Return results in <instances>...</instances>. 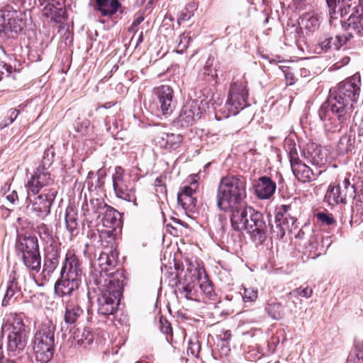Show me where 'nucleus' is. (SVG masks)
Returning <instances> with one entry per match:
<instances>
[{
  "label": "nucleus",
  "instance_id": "c03bdc74",
  "mask_svg": "<svg viewBox=\"0 0 363 363\" xmlns=\"http://www.w3.org/2000/svg\"><path fill=\"white\" fill-rule=\"evenodd\" d=\"M20 114V110L11 108L7 112V116L0 122V129H3L13 123Z\"/></svg>",
  "mask_w": 363,
  "mask_h": 363
},
{
  "label": "nucleus",
  "instance_id": "e433bc0d",
  "mask_svg": "<svg viewBox=\"0 0 363 363\" xmlns=\"http://www.w3.org/2000/svg\"><path fill=\"white\" fill-rule=\"evenodd\" d=\"M329 9L330 19L329 23L330 26L335 28L337 27L338 24H341V19H339V11H336L337 4L339 9L342 4V0H325Z\"/></svg>",
  "mask_w": 363,
  "mask_h": 363
},
{
  "label": "nucleus",
  "instance_id": "8fccbe9b",
  "mask_svg": "<svg viewBox=\"0 0 363 363\" xmlns=\"http://www.w3.org/2000/svg\"><path fill=\"white\" fill-rule=\"evenodd\" d=\"M55 157V152L52 148V147H50L45 150L43 153V164L45 167V166L48 165L50 166L52 162H53V159Z\"/></svg>",
  "mask_w": 363,
  "mask_h": 363
},
{
  "label": "nucleus",
  "instance_id": "cd10ccee",
  "mask_svg": "<svg viewBox=\"0 0 363 363\" xmlns=\"http://www.w3.org/2000/svg\"><path fill=\"white\" fill-rule=\"evenodd\" d=\"M258 297V291L254 287H243V292L235 293V294H228L224 299L220 301V303H224L225 301L229 302L227 306L231 308L232 311L236 308L240 303V298L245 303L255 302Z\"/></svg>",
  "mask_w": 363,
  "mask_h": 363
},
{
  "label": "nucleus",
  "instance_id": "4be33fe9",
  "mask_svg": "<svg viewBox=\"0 0 363 363\" xmlns=\"http://www.w3.org/2000/svg\"><path fill=\"white\" fill-rule=\"evenodd\" d=\"M352 37L353 35L351 33H347L345 35L325 33L318 40V46L323 52H328L331 49L339 50L342 47L346 45Z\"/></svg>",
  "mask_w": 363,
  "mask_h": 363
},
{
  "label": "nucleus",
  "instance_id": "473e14b6",
  "mask_svg": "<svg viewBox=\"0 0 363 363\" xmlns=\"http://www.w3.org/2000/svg\"><path fill=\"white\" fill-rule=\"evenodd\" d=\"M84 314V310L77 303L69 301L65 305L64 320L67 325H74Z\"/></svg>",
  "mask_w": 363,
  "mask_h": 363
},
{
  "label": "nucleus",
  "instance_id": "603ef678",
  "mask_svg": "<svg viewBox=\"0 0 363 363\" xmlns=\"http://www.w3.org/2000/svg\"><path fill=\"white\" fill-rule=\"evenodd\" d=\"M12 67L0 61V81L4 77H9L11 73Z\"/></svg>",
  "mask_w": 363,
  "mask_h": 363
},
{
  "label": "nucleus",
  "instance_id": "393cba45",
  "mask_svg": "<svg viewBox=\"0 0 363 363\" xmlns=\"http://www.w3.org/2000/svg\"><path fill=\"white\" fill-rule=\"evenodd\" d=\"M253 208L247 206L245 201L240 203L227 212H230V223L232 228L237 231H243L249 218V210Z\"/></svg>",
  "mask_w": 363,
  "mask_h": 363
},
{
  "label": "nucleus",
  "instance_id": "37998d69",
  "mask_svg": "<svg viewBox=\"0 0 363 363\" xmlns=\"http://www.w3.org/2000/svg\"><path fill=\"white\" fill-rule=\"evenodd\" d=\"M37 233L40 238L46 241L50 242L53 240L52 238V230L46 224L40 223L37 227Z\"/></svg>",
  "mask_w": 363,
  "mask_h": 363
},
{
  "label": "nucleus",
  "instance_id": "a211bd4d",
  "mask_svg": "<svg viewBox=\"0 0 363 363\" xmlns=\"http://www.w3.org/2000/svg\"><path fill=\"white\" fill-rule=\"evenodd\" d=\"M60 251L57 246L50 244L46 247L43 270L40 274L42 283L38 284V286H44L50 280L60 263Z\"/></svg>",
  "mask_w": 363,
  "mask_h": 363
},
{
  "label": "nucleus",
  "instance_id": "f03ea898",
  "mask_svg": "<svg viewBox=\"0 0 363 363\" xmlns=\"http://www.w3.org/2000/svg\"><path fill=\"white\" fill-rule=\"evenodd\" d=\"M89 287L96 286L99 290L96 305L98 313L103 316L113 315L119 305L122 296L123 284L118 279H111L107 281L98 272L88 276Z\"/></svg>",
  "mask_w": 363,
  "mask_h": 363
},
{
  "label": "nucleus",
  "instance_id": "49530a36",
  "mask_svg": "<svg viewBox=\"0 0 363 363\" xmlns=\"http://www.w3.org/2000/svg\"><path fill=\"white\" fill-rule=\"evenodd\" d=\"M190 38L186 33L181 34L177 40L178 45L176 49L177 53H182L188 48Z\"/></svg>",
  "mask_w": 363,
  "mask_h": 363
},
{
  "label": "nucleus",
  "instance_id": "1a4fd4ad",
  "mask_svg": "<svg viewBox=\"0 0 363 363\" xmlns=\"http://www.w3.org/2000/svg\"><path fill=\"white\" fill-rule=\"evenodd\" d=\"M339 12L341 24L337 26L363 35V0H342Z\"/></svg>",
  "mask_w": 363,
  "mask_h": 363
},
{
  "label": "nucleus",
  "instance_id": "864d4df0",
  "mask_svg": "<svg viewBox=\"0 0 363 363\" xmlns=\"http://www.w3.org/2000/svg\"><path fill=\"white\" fill-rule=\"evenodd\" d=\"M193 16V13L190 11L188 8L184 9L178 17V23L180 24L182 21H189L191 16Z\"/></svg>",
  "mask_w": 363,
  "mask_h": 363
},
{
  "label": "nucleus",
  "instance_id": "7c9ffc66",
  "mask_svg": "<svg viewBox=\"0 0 363 363\" xmlns=\"http://www.w3.org/2000/svg\"><path fill=\"white\" fill-rule=\"evenodd\" d=\"M355 147V134L350 129L340 138L336 146V151L338 155H345L354 152Z\"/></svg>",
  "mask_w": 363,
  "mask_h": 363
},
{
  "label": "nucleus",
  "instance_id": "c9c22d12",
  "mask_svg": "<svg viewBox=\"0 0 363 363\" xmlns=\"http://www.w3.org/2000/svg\"><path fill=\"white\" fill-rule=\"evenodd\" d=\"M265 311L274 320H281L284 316L283 306L276 300H269L266 304Z\"/></svg>",
  "mask_w": 363,
  "mask_h": 363
},
{
  "label": "nucleus",
  "instance_id": "bf43d9fd",
  "mask_svg": "<svg viewBox=\"0 0 363 363\" xmlns=\"http://www.w3.org/2000/svg\"><path fill=\"white\" fill-rule=\"evenodd\" d=\"M38 0H21L22 6L28 11H30L38 5Z\"/></svg>",
  "mask_w": 363,
  "mask_h": 363
},
{
  "label": "nucleus",
  "instance_id": "338daca9",
  "mask_svg": "<svg viewBox=\"0 0 363 363\" xmlns=\"http://www.w3.org/2000/svg\"><path fill=\"white\" fill-rule=\"evenodd\" d=\"M230 337H231L230 332L226 331L224 333L223 337L221 338V340L223 341H228L230 340Z\"/></svg>",
  "mask_w": 363,
  "mask_h": 363
},
{
  "label": "nucleus",
  "instance_id": "423d86ee",
  "mask_svg": "<svg viewBox=\"0 0 363 363\" xmlns=\"http://www.w3.org/2000/svg\"><path fill=\"white\" fill-rule=\"evenodd\" d=\"M56 327L47 320L38 325L32 340L33 350L38 362H49L55 352V332Z\"/></svg>",
  "mask_w": 363,
  "mask_h": 363
},
{
  "label": "nucleus",
  "instance_id": "774afa93",
  "mask_svg": "<svg viewBox=\"0 0 363 363\" xmlns=\"http://www.w3.org/2000/svg\"><path fill=\"white\" fill-rule=\"evenodd\" d=\"M4 363H26L23 362V359L21 358H18L16 360H7Z\"/></svg>",
  "mask_w": 363,
  "mask_h": 363
},
{
  "label": "nucleus",
  "instance_id": "58836bf2",
  "mask_svg": "<svg viewBox=\"0 0 363 363\" xmlns=\"http://www.w3.org/2000/svg\"><path fill=\"white\" fill-rule=\"evenodd\" d=\"M178 291L186 299L193 300L195 295L194 283L193 281L185 284L179 281L177 284Z\"/></svg>",
  "mask_w": 363,
  "mask_h": 363
},
{
  "label": "nucleus",
  "instance_id": "79ce46f5",
  "mask_svg": "<svg viewBox=\"0 0 363 363\" xmlns=\"http://www.w3.org/2000/svg\"><path fill=\"white\" fill-rule=\"evenodd\" d=\"M114 230L112 228V230H102L100 233L99 238L103 246L108 247L110 245L111 248L113 247L115 240Z\"/></svg>",
  "mask_w": 363,
  "mask_h": 363
},
{
  "label": "nucleus",
  "instance_id": "7ed1b4c3",
  "mask_svg": "<svg viewBox=\"0 0 363 363\" xmlns=\"http://www.w3.org/2000/svg\"><path fill=\"white\" fill-rule=\"evenodd\" d=\"M246 179L238 175L221 177L216 191V206L225 212L244 201L246 198Z\"/></svg>",
  "mask_w": 363,
  "mask_h": 363
},
{
  "label": "nucleus",
  "instance_id": "f704fd0d",
  "mask_svg": "<svg viewBox=\"0 0 363 363\" xmlns=\"http://www.w3.org/2000/svg\"><path fill=\"white\" fill-rule=\"evenodd\" d=\"M101 220L103 225L108 228H113L120 225V213L113 207L106 205V209L102 213Z\"/></svg>",
  "mask_w": 363,
  "mask_h": 363
},
{
  "label": "nucleus",
  "instance_id": "f3484780",
  "mask_svg": "<svg viewBox=\"0 0 363 363\" xmlns=\"http://www.w3.org/2000/svg\"><path fill=\"white\" fill-rule=\"evenodd\" d=\"M124 170L121 167H116L112 176L113 187L116 196L128 202H133L135 206H138L135 189L129 188L124 180Z\"/></svg>",
  "mask_w": 363,
  "mask_h": 363
},
{
  "label": "nucleus",
  "instance_id": "4c0bfd02",
  "mask_svg": "<svg viewBox=\"0 0 363 363\" xmlns=\"http://www.w3.org/2000/svg\"><path fill=\"white\" fill-rule=\"evenodd\" d=\"M213 59L209 57L206 62L203 68L199 72V77L205 81L215 80L217 74L215 69L213 67Z\"/></svg>",
  "mask_w": 363,
  "mask_h": 363
},
{
  "label": "nucleus",
  "instance_id": "20e7f679",
  "mask_svg": "<svg viewBox=\"0 0 363 363\" xmlns=\"http://www.w3.org/2000/svg\"><path fill=\"white\" fill-rule=\"evenodd\" d=\"M23 16L22 11L9 5L6 6L0 13V26L1 27L0 35L8 37V40L5 42V46L1 47L5 53L13 52V55H16L21 49L16 38L26 27Z\"/></svg>",
  "mask_w": 363,
  "mask_h": 363
},
{
  "label": "nucleus",
  "instance_id": "a19ab883",
  "mask_svg": "<svg viewBox=\"0 0 363 363\" xmlns=\"http://www.w3.org/2000/svg\"><path fill=\"white\" fill-rule=\"evenodd\" d=\"M199 288L205 296L204 298L208 300H214L216 293L213 288L212 283L208 279H204V280L199 282Z\"/></svg>",
  "mask_w": 363,
  "mask_h": 363
},
{
  "label": "nucleus",
  "instance_id": "a878e982",
  "mask_svg": "<svg viewBox=\"0 0 363 363\" xmlns=\"http://www.w3.org/2000/svg\"><path fill=\"white\" fill-rule=\"evenodd\" d=\"M99 268L94 267L89 272V276L94 272H98L106 279L107 281H110L111 279H116L113 277V272H111L115 267L117 261L116 257L112 252L108 254L103 252L100 253V255L97 259Z\"/></svg>",
  "mask_w": 363,
  "mask_h": 363
},
{
  "label": "nucleus",
  "instance_id": "69168bd1",
  "mask_svg": "<svg viewBox=\"0 0 363 363\" xmlns=\"http://www.w3.org/2000/svg\"><path fill=\"white\" fill-rule=\"evenodd\" d=\"M83 255H84V257H86L89 260H91L92 258H93V255H92V252L91 251V247L89 246V244H86L84 245V248L83 250Z\"/></svg>",
  "mask_w": 363,
  "mask_h": 363
},
{
  "label": "nucleus",
  "instance_id": "5fc2aeb1",
  "mask_svg": "<svg viewBox=\"0 0 363 363\" xmlns=\"http://www.w3.org/2000/svg\"><path fill=\"white\" fill-rule=\"evenodd\" d=\"M99 10L102 13L103 15H108L106 9L109 5V0H96Z\"/></svg>",
  "mask_w": 363,
  "mask_h": 363
},
{
  "label": "nucleus",
  "instance_id": "6e6d98bb",
  "mask_svg": "<svg viewBox=\"0 0 363 363\" xmlns=\"http://www.w3.org/2000/svg\"><path fill=\"white\" fill-rule=\"evenodd\" d=\"M144 17L141 14L135 15L131 26L129 28L130 32H135L138 26L143 21Z\"/></svg>",
  "mask_w": 363,
  "mask_h": 363
},
{
  "label": "nucleus",
  "instance_id": "f257e3e1",
  "mask_svg": "<svg viewBox=\"0 0 363 363\" xmlns=\"http://www.w3.org/2000/svg\"><path fill=\"white\" fill-rule=\"evenodd\" d=\"M361 77L356 73L330 89L318 110V116L328 133L340 132L347 125L360 94Z\"/></svg>",
  "mask_w": 363,
  "mask_h": 363
},
{
  "label": "nucleus",
  "instance_id": "3c124183",
  "mask_svg": "<svg viewBox=\"0 0 363 363\" xmlns=\"http://www.w3.org/2000/svg\"><path fill=\"white\" fill-rule=\"evenodd\" d=\"M160 331L164 334H169L172 333V327L170 323L163 318H160L159 321Z\"/></svg>",
  "mask_w": 363,
  "mask_h": 363
},
{
  "label": "nucleus",
  "instance_id": "2eb2a0df",
  "mask_svg": "<svg viewBox=\"0 0 363 363\" xmlns=\"http://www.w3.org/2000/svg\"><path fill=\"white\" fill-rule=\"evenodd\" d=\"M57 191L54 189H45L43 193L31 199L30 196L27 199L30 201L28 208L35 213L36 216L44 218L50 213V207L56 197Z\"/></svg>",
  "mask_w": 363,
  "mask_h": 363
},
{
  "label": "nucleus",
  "instance_id": "bb28decb",
  "mask_svg": "<svg viewBox=\"0 0 363 363\" xmlns=\"http://www.w3.org/2000/svg\"><path fill=\"white\" fill-rule=\"evenodd\" d=\"M106 205L102 199H92L89 201L85 199L82 206V211L86 221L91 223L99 219L106 209Z\"/></svg>",
  "mask_w": 363,
  "mask_h": 363
},
{
  "label": "nucleus",
  "instance_id": "dca6fc26",
  "mask_svg": "<svg viewBox=\"0 0 363 363\" xmlns=\"http://www.w3.org/2000/svg\"><path fill=\"white\" fill-rule=\"evenodd\" d=\"M153 93L155 96L157 111L163 116L171 114L176 106L173 89L168 85H160L154 89Z\"/></svg>",
  "mask_w": 363,
  "mask_h": 363
},
{
  "label": "nucleus",
  "instance_id": "09e8293b",
  "mask_svg": "<svg viewBox=\"0 0 363 363\" xmlns=\"http://www.w3.org/2000/svg\"><path fill=\"white\" fill-rule=\"evenodd\" d=\"M93 340L94 336L91 330L89 328H85L82 331L81 337L77 340V342L84 345H89L93 342Z\"/></svg>",
  "mask_w": 363,
  "mask_h": 363
},
{
  "label": "nucleus",
  "instance_id": "c756f323",
  "mask_svg": "<svg viewBox=\"0 0 363 363\" xmlns=\"http://www.w3.org/2000/svg\"><path fill=\"white\" fill-rule=\"evenodd\" d=\"M254 186L255 194L259 199H270L277 188L276 183L267 176L259 177Z\"/></svg>",
  "mask_w": 363,
  "mask_h": 363
},
{
  "label": "nucleus",
  "instance_id": "ddd939ff",
  "mask_svg": "<svg viewBox=\"0 0 363 363\" xmlns=\"http://www.w3.org/2000/svg\"><path fill=\"white\" fill-rule=\"evenodd\" d=\"M356 197V189L350 182V178H345L342 182L330 184L328 187L326 198L329 203H346Z\"/></svg>",
  "mask_w": 363,
  "mask_h": 363
},
{
  "label": "nucleus",
  "instance_id": "39448f33",
  "mask_svg": "<svg viewBox=\"0 0 363 363\" xmlns=\"http://www.w3.org/2000/svg\"><path fill=\"white\" fill-rule=\"evenodd\" d=\"M82 270L79 258L75 255H67L56 281L54 291L60 298L72 296L82 283Z\"/></svg>",
  "mask_w": 363,
  "mask_h": 363
},
{
  "label": "nucleus",
  "instance_id": "de8ad7c7",
  "mask_svg": "<svg viewBox=\"0 0 363 363\" xmlns=\"http://www.w3.org/2000/svg\"><path fill=\"white\" fill-rule=\"evenodd\" d=\"M318 222L322 225H331L335 223V220L332 214L326 213L325 212H318L315 215Z\"/></svg>",
  "mask_w": 363,
  "mask_h": 363
},
{
  "label": "nucleus",
  "instance_id": "412c9836",
  "mask_svg": "<svg viewBox=\"0 0 363 363\" xmlns=\"http://www.w3.org/2000/svg\"><path fill=\"white\" fill-rule=\"evenodd\" d=\"M39 6L43 7V15L50 21L61 23L66 17L65 0H38Z\"/></svg>",
  "mask_w": 363,
  "mask_h": 363
},
{
  "label": "nucleus",
  "instance_id": "b1692460",
  "mask_svg": "<svg viewBox=\"0 0 363 363\" xmlns=\"http://www.w3.org/2000/svg\"><path fill=\"white\" fill-rule=\"evenodd\" d=\"M54 181L50 177V172L44 167H38L35 171L30 179L28 181L27 188L28 193L38 194L44 187L53 184Z\"/></svg>",
  "mask_w": 363,
  "mask_h": 363
},
{
  "label": "nucleus",
  "instance_id": "e2e57ef3",
  "mask_svg": "<svg viewBox=\"0 0 363 363\" xmlns=\"http://www.w3.org/2000/svg\"><path fill=\"white\" fill-rule=\"evenodd\" d=\"M6 199L11 203L16 204L18 201V196L16 191L13 190L6 196Z\"/></svg>",
  "mask_w": 363,
  "mask_h": 363
},
{
  "label": "nucleus",
  "instance_id": "ea45409f",
  "mask_svg": "<svg viewBox=\"0 0 363 363\" xmlns=\"http://www.w3.org/2000/svg\"><path fill=\"white\" fill-rule=\"evenodd\" d=\"M313 294V290L308 286H306L303 289L297 288L291 292H289L286 297L289 301H291L294 303H295V299H298V296L304 297V298H310Z\"/></svg>",
  "mask_w": 363,
  "mask_h": 363
},
{
  "label": "nucleus",
  "instance_id": "6ab92c4d",
  "mask_svg": "<svg viewBox=\"0 0 363 363\" xmlns=\"http://www.w3.org/2000/svg\"><path fill=\"white\" fill-rule=\"evenodd\" d=\"M320 21L319 16L315 12H308L303 14L299 18L298 26H291V33H294L296 43H298L302 38V29H305L307 33H313L320 27Z\"/></svg>",
  "mask_w": 363,
  "mask_h": 363
},
{
  "label": "nucleus",
  "instance_id": "4468645a",
  "mask_svg": "<svg viewBox=\"0 0 363 363\" xmlns=\"http://www.w3.org/2000/svg\"><path fill=\"white\" fill-rule=\"evenodd\" d=\"M296 218L291 213V205H281L275 215V225L270 226L273 236L282 238L286 231H291Z\"/></svg>",
  "mask_w": 363,
  "mask_h": 363
},
{
  "label": "nucleus",
  "instance_id": "9b49d317",
  "mask_svg": "<svg viewBox=\"0 0 363 363\" xmlns=\"http://www.w3.org/2000/svg\"><path fill=\"white\" fill-rule=\"evenodd\" d=\"M248 96L247 82L244 78L235 81L230 85L226 102L229 114L235 116L249 106Z\"/></svg>",
  "mask_w": 363,
  "mask_h": 363
},
{
  "label": "nucleus",
  "instance_id": "72a5a7b5",
  "mask_svg": "<svg viewBox=\"0 0 363 363\" xmlns=\"http://www.w3.org/2000/svg\"><path fill=\"white\" fill-rule=\"evenodd\" d=\"M65 224L66 228L71 237H74L79 233L78 213L72 206H67L65 211Z\"/></svg>",
  "mask_w": 363,
  "mask_h": 363
},
{
  "label": "nucleus",
  "instance_id": "2f4dec72",
  "mask_svg": "<svg viewBox=\"0 0 363 363\" xmlns=\"http://www.w3.org/2000/svg\"><path fill=\"white\" fill-rule=\"evenodd\" d=\"M183 141L181 134L162 133L158 138L157 143L160 146L168 150L179 148Z\"/></svg>",
  "mask_w": 363,
  "mask_h": 363
},
{
  "label": "nucleus",
  "instance_id": "13d9d810",
  "mask_svg": "<svg viewBox=\"0 0 363 363\" xmlns=\"http://www.w3.org/2000/svg\"><path fill=\"white\" fill-rule=\"evenodd\" d=\"M120 6L121 4L118 0H109V5L106 11L108 12V14L114 13L117 11Z\"/></svg>",
  "mask_w": 363,
  "mask_h": 363
},
{
  "label": "nucleus",
  "instance_id": "0e129e2a",
  "mask_svg": "<svg viewBox=\"0 0 363 363\" xmlns=\"http://www.w3.org/2000/svg\"><path fill=\"white\" fill-rule=\"evenodd\" d=\"M282 71L284 73L286 79L289 82L290 84H293L294 77V74L290 72V68L289 67H284L282 69Z\"/></svg>",
  "mask_w": 363,
  "mask_h": 363
},
{
  "label": "nucleus",
  "instance_id": "6e6552de",
  "mask_svg": "<svg viewBox=\"0 0 363 363\" xmlns=\"http://www.w3.org/2000/svg\"><path fill=\"white\" fill-rule=\"evenodd\" d=\"M286 151L289 152L288 156L293 174L298 181L303 183L310 182L316 179L321 174L322 171L318 167L323 164V158L318 155V152H314V155L313 153L311 154L310 162L315 167L312 169L299 159L294 143L289 144Z\"/></svg>",
  "mask_w": 363,
  "mask_h": 363
},
{
  "label": "nucleus",
  "instance_id": "9d476101",
  "mask_svg": "<svg viewBox=\"0 0 363 363\" xmlns=\"http://www.w3.org/2000/svg\"><path fill=\"white\" fill-rule=\"evenodd\" d=\"M3 330L9 331L7 350L13 355L23 351L26 346L28 331L21 315L11 314L3 325Z\"/></svg>",
  "mask_w": 363,
  "mask_h": 363
},
{
  "label": "nucleus",
  "instance_id": "f8f14e48",
  "mask_svg": "<svg viewBox=\"0 0 363 363\" xmlns=\"http://www.w3.org/2000/svg\"><path fill=\"white\" fill-rule=\"evenodd\" d=\"M249 211V218L244 230L250 235L254 242L262 244L267 239L269 226L271 225L270 223L267 224L269 221L268 216L265 217L254 208Z\"/></svg>",
  "mask_w": 363,
  "mask_h": 363
},
{
  "label": "nucleus",
  "instance_id": "5701e85b",
  "mask_svg": "<svg viewBox=\"0 0 363 363\" xmlns=\"http://www.w3.org/2000/svg\"><path fill=\"white\" fill-rule=\"evenodd\" d=\"M25 278L13 271L9 277L6 291L2 301V306H6L13 298L14 301L23 296L22 289Z\"/></svg>",
  "mask_w": 363,
  "mask_h": 363
},
{
  "label": "nucleus",
  "instance_id": "a18cd8bd",
  "mask_svg": "<svg viewBox=\"0 0 363 363\" xmlns=\"http://www.w3.org/2000/svg\"><path fill=\"white\" fill-rule=\"evenodd\" d=\"M200 350L201 345L197 338L190 339L187 347V354L198 358Z\"/></svg>",
  "mask_w": 363,
  "mask_h": 363
},
{
  "label": "nucleus",
  "instance_id": "c85d7f7f",
  "mask_svg": "<svg viewBox=\"0 0 363 363\" xmlns=\"http://www.w3.org/2000/svg\"><path fill=\"white\" fill-rule=\"evenodd\" d=\"M197 183L194 182L191 186L182 187L177 194L178 203L186 211H193L196 205V199L194 196L196 193Z\"/></svg>",
  "mask_w": 363,
  "mask_h": 363
},
{
  "label": "nucleus",
  "instance_id": "0eeeda50",
  "mask_svg": "<svg viewBox=\"0 0 363 363\" xmlns=\"http://www.w3.org/2000/svg\"><path fill=\"white\" fill-rule=\"evenodd\" d=\"M16 255L26 269L38 273L41 268V256L38 241L35 236L18 235L16 242Z\"/></svg>",
  "mask_w": 363,
  "mask_h": 363
},
{
  "label": "nucleus",
  "instance_id": "aec40b11",
  "mask_svg": "<svg viewBox=\"0 0 363 363\" xmlns=\"http://www.w3.org/2000/svg\"><path fill=\"white\" fill-rule=\"evenodd\" d=\"M201 111L195 100L188 101L182 108L179 116L174 121L177 127H189L192 125L196 118L201 117Z\"/></svg>",
  "mask_w": 363,
  "mask_h": 363
},
{
  "label": "nucleus",
  "instance_id": "4d7b16f0",
  "mask_svg": "<svg viewBox=\"0 0 363 363\" xmlns=\"http://www.w3.org/2000/svg\"><path fill=\"white\" fill-rule=\"evenodd\" d=\"M90 127V121L88 119L83 120L79 124L77 125V131L82 134L86 133Z\"/></svg>",
  "mask_w": 363,
  "mask_h": 363
},
{
  "label": "nucleus",
  "instance_id": "052dcab7",
  "mask_svg": "<svg viewBox=\"0 0 363 363\" xmlns=\"http://www.w3.org/2000/svg\"><path fill=\"white\" fill-rule=\"evenodd\" d=\"M311 0H294L296 9L302 10L308 4H310Z\"/></svg>",
  "mask_w": 363,
  "mask_h": 363
},
{
  "label": "nucleus",
  "instance_id": "680f3d73",
  "mask_svg": "<svg viewBox=\"0 0 363 363\" xmlns=\"http://www.w3.org/2000/svg\"><path fill=\"white\" fill-rule=\"evenodd\" d=\"M355 355L358 361H362L360 363H363V345H355Z\"/></svg>",
  "mask_w": 363,
  "mask_h": 363
}]
</instances>
